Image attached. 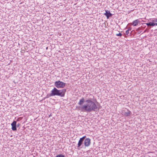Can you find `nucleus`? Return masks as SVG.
<instances>
[{
	"label": "nucleus",
	"instance_id": "1",
	"mask_svg": "<svg viewBox=\"0 0 157 157\" xmlns=\"http://www.w3.org/2000/svg\"><path fill=\"white\" fill-rule=\"evenodd\" d=\"M89 98L88 99L85 101L84 98L83 97L80 100L78 104L81 105H83L84 102H85L86 104L82 105L81 107L82 110L83 111L86 112L95 111L97 109L98 107L94 102L93 101L94 97L93 95L90 94Z\"/></svg>",
	"mask_w": 157,
	"mask_h": 157
},
{
	"label": "nucleus",
	"instance_id": "2",
	"mask_svg": "<svg viewBox=\"0 0 157 157\" xmlns=\"http://www.w3.org/2000/svg\"><path fill=\"white\" fill-rule=\"evenodd\" d=\"M66 91V89L58 90L57 88L55 87L51 91V94L47 95V98L55 96H58L61 97H63L65 96Z\"/></svg>",
	"mask_w": 157,
	"mask_h": 157
},
{
	"label": "nucleus",
	"instance_id": "3",
	"mask_svg": "<svg viewBox=\"0 0 157 157\" xmlns=\"http://www.w3.org/2000/svg\"><path fill=\"white\" fill-rule=\"evenodd\" d=\"M66 83L60 81H57L54 82V85L57 89H63L66 86Z\"/></svg>",
	"mask_w": 157,
	"mask_h": 157
},
{
	"label": "nucleus",
	"instance_id": "4",
	"mask_svg": "<svg viewBox=\"0 0 157 157\" xmlns=\"http://www.w3.org/2000/svg\"><path fill=\"white\" fill-rule=\"evenodd\" d=\"M91 140L89 138H87L84 141V144L85 147L89 146L91 143Z\"/></svg>",
	"mask_w": 157,
	"mask_h": 157
},
{
	"label": "nucleus",
	"instance_id": "5",
	"mask_svg": "<svg viewBox=\"0 0 157 157\" xmlns=\"http://www.w3.org/2000/svg\"><path fill=\"white\" fill-rule=\"evenodd\" d=\"M17 122L16 121H14L11 124L12 126L11 129L13 131H16L17 130L16 127Z\"/></svg>",
	"mask_w": 157,
	"mask_h": 157
},
{
	"label": "nucleus",
	"instance_id": "6",
	"mask_svg": "<svg viewBox=\"0 0 157 157\" xmlns=\"http://www.w3.org/2000/svg\"><path fill=\"white\" fill-rule=\"evenodd\" d=\"M105 11V13H104V15L106 17L107 19L109 18V17L112 16L113 14L110 13L109 11L106 10Z\"/></svg>",
	"mask_w": 157,
	"mask_h": 157
},
{
	"label": "nucleus",
	"instance_id": "7",
	"mask_svg": "<svg viewBox=\"0 0 157 157\" xmlns=\"http://www.w3.org/2000/svg\"><path fill=\"white\" fill-rule=\"evenodd\" d=\"M140 21L139 19H136L134 21L130 23V24L134 26H136L138 25V24L140 23Z\"/></svg>",
	"mask_w": 157,
	"mask_h": 157
},
{
	"label": "nucleus",
	"instance_id": "8",
	"mask_svg": "<svg viewBox=\"0 0 157 157\" xmlns=\"http://www.w3.org/2000/svg\"><path fill=\"white\" fill-rule=\"evenodd\" d=\"M84 141L83 140H82V139H81L80 138V139L79 141H78V147H79L82 145V147H81V148H82V147H83V146L82 145V144H83V141Z\"/></svg>",
	"mask_w": 157,
	"mask_h": 157
},
{
	"label": "nucleus",
	"instance_id": "9",
	"mask_svg": "<svg viewBox=\"0 0 157 157\" xmlns=\"http://www.w3.org/2000/svg\"><path fill=\"white\" fill-rule=\"evenodd\" d=\"M124 115L126 117H128L131 114V112L129 110L127 109L126 111H124L123 113Z\"/></svg>",
	"mask_w": 157,
	"mask_h": 157
},
{
	"label": "nucleus",
	"instance_id": "10",
	"mask_svg": "<svg viewBox=\"0 0 157 157\" xmlns=\"http://www.w3.org/2000/svg\"><path fill=\"white\" fill-rule=\"evenodd\" d=\"M146 25L149 26H154L155 25H157V24H155V23H154V22H150L149 23H145Z\"/></svg>",
	"mask_w": 157,
	"mask_h": 157
},
{
	"label": "nucleus",
	"instance_id": "11",
	"mask_svg": "<svg viewBox=\"0 0 157 157\" xmlns=\"http://www.w3.org/2000/svg\"><path fill=\"white\" fill-rule=\"evenodd\" d=\"M151 21L153 22H154V23H155V24H157V19H152Z\"/></svg>",
	"mask_w": 157,
	"mask_h": 157
},
{
	"label": "nucleus",
	"instance_id": "12",
	"mask_svg": "<svg viewBox=\"0 0 157 157\" xmlns=\"http://www.w3.org/2000/svg\"><path fill=\"white\" fill-rule=\"evenodd\" d=\"M56 157H65V156L64 155H63L60 154L57 155Z\"/></svg>",
	"mask_w": 157,
	"mask_h": 157
},
{
	"label": "nucleus",
	"instance_id": "13",
	"mask_svg": "<svg viewBox=\"0 0 157 157\" xmlns=\"http://www.w3.org/2000/svg\"><path fill=\"white\" fill-rule=\"evenodd\" d=\"M22 118L21 117H18L17 118V119L16 120V121H21L22 119Z\"/></svg>",
	"mask_w": 157,
	"mask_h": 157
},
{
	"label": "nucleus",
	"instance_id": "14",
	"mask_svg": "<svg viewBox=\"0 0 157 157\" xmlns=\"http://www.w3.org/2000/svg\"><path fill=\"white\" fill-rule=\"evenodd\" d=\"M116 35L117 36H122V34L121 33H118Z\"/></svg>",
	"mask_w": 157,
	"mask_h": 157
},
{
	"label": "nucleus",
	"instance_id": "15",
	"mask_svg": "<svg viewBox=\"0 0 157 157\" xmlns=\"http://www.w3.org/2000/svg\"><path fill=\"white\" fill-rule=\"evenodd\" d=\"M86 136H83V137H82V138H80L81 139H82V140H83L84 141V140L85 139V138H86Z\"/></svg>",
	"mask_w": 157,
	"mask_h": 157
},
{
	"label": "nucleus",
	"instance_id": "16",
	"mask_svg": "<svg viewBox=\"0 0 157 157\" xmlns=\"http://www.w3.org/2000/svg\"><path fill=\"white\" fill-rule=\"evenodd\" d=\"M129 30H126V34L128 36V34H129Z\"/></svg>",
	"mask_w": 157,
	"mask_h": 157
},
{
	"label": "nucleus",
	"instance_id": "17",
	"mask_svg": "<svg viewBox=\"0 0 157 157\" xmlns=\"http://www.w3.org/2000/svg\"><path fill=\"white\" fill-rule=\"evenodd\" d=\"M20 125V124L19 123H18L17 124H16V127H19Z\"/></svg>",
	"mask_w": 157,
	"mask_h": 157
},
{
	"label": "nucleus",
	"instance_id": "18",
	"mask_svg": "<svg viewBox=\"0 0 157 157\" xmlns=\"http://www.w3.org/2000/svg\"><path fill=\"white\" fill-rule=\"evenodd\" d=\"M140 28H138L137 29V30H140Z\"/></svg>",
	"mask_w": 157,
	"mask_h": 157
},
{
	"label": "nucleus",
	"instance_id": "19",
	"mask_svg": "<svg viewBox=\"0 0 157 157\" xmlns=\"http://www.w3.org/2000/svg\"><path fill=\"white\" fill-rule=\"evenodd\" d=\"M131 28H129L128 30H129H129H131Z\"/></svg>",
	"mask_w": 157,
	"mask_h": 157
},
{
	"label": "nucleus",
	"instance_id": "20",
	"mask_svg": "<svg viewBox=\"0 0 157 157\" xmlns=\"http://www.w3.org/2000/svg\"><path fill=\"white\" fill-rule=\"evenodd\" d=\"M146 31H147V29H145V30H144V33L146 32Z\"/></svg>",
	"mask_w": 157,
	"mask_h": 157
},
{
	"label": "nucleus",
	"instance_id": "21",
	"mask_svg": "<svg viewBox=\"0 0 157 157\" xmlns=\"http://www.w3.org/2000/svg\"><path fill=\"white\" fill-rule=\"evenodd\" d=\"M48 48V47H47L46 48V50H47Z\"/></svg>",
	"mask_w": 157,
	"mask_h": 157
},
{
	"label": "nucleus",
	"instance_id": "22",
	"mask_svg": "<svg viewBox=\"0 0 157 157\" xmlns=\"http://www.w3.org/2000/svg\"><path fill=\"white\" fill-rule=\"evenodd\" d=\"M40 157H43L40 156Z\"/></svg>",
	"mask_w": 157,
	"mask_h": 157
}]
</instances>
